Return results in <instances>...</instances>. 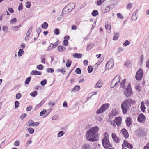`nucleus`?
<instances>
[{
    "instance_id": "nucleus-1",
    "label": "nucleus",
    "mask_w": 149,
    "mask_h": 149,
    "mask_svg": "<svg viewBox=\"0 0 149 149\" xmlns=\"http://www.w3.org/2000/svg\"><path fill=\"white\" fill-rule=\"evenodd\" d=\"M99 130L97 126L92 127L86 132L85 137L88 141L95 142L97 140L98 131Z\"/></svg>"
},
{
    "instance_id": "nucleus-2",
    "label": "nucleus",
    "mask_w": 149,
    "mask_h": 149,
    "mask_svg": "<svg viewBox=\"0 0 149 149\" xmlns=\"http://www.w3.org/2000/svg\"><path fill=\"white\" fill-rule=\"evenodd\" d=\"M135 103L136 101L131 98L126 100L122 102L121 104V108L123 113L126 114L128 109L132 105L134 104Z\"/></svg>"
},
{
    "instance_id": "nucleus-3",
    "label": "nucleus",
    "mask_w": 149,
    "mask_h": 149,
    "mask_svg": "<svg viewBox=\"0 0 149 149\" xmlns=\"http://www.w3.org/2000/svg\"><path fill=\"white\" fill-rule=\"evenodd\" d=\"M75 6V3H70L68 4L63 9L62 11V14L68 13L70 12Z\"/></svg>"
},
{
    "instance_id": "nucleus-4",
    "label": "nucleus",
    "mask_w": 149,
    "mask_h": 149,
    "mask_svg": "<svg viewBox=\"0 0 149 149\" xmlns=\"http://www.w3.org/2000/svg\"><path fill=\"white\" fill-rule=\"evenodd\" d=\"M120 81V77L119 75H116L113 79L111 82L110 84V87L111 88H113L118 86V84Z\"/></svg>"
},
{
    "instance_id": "nucleus-5",
    "label": "nucleus",
    "mask_w": 149,
    "mask_h": 149,
    "mask_svg": "<svg viewBox=\"0 0 149 149\" xmlns=\"http://www.w3.org/2000/svg\"><path fill=\"white\" fill-rule=\"evenodd\" d=\"M124 93L127 97H130L133 95V92L132 90L130 83L128 84L126 88L124 90Z\"/></svg>"
},
{
    "instance_id": "nucleus-6",
    "label": "nucleus",
    "mask_w": 149,
    "mask_h": 149,
    "mask_svg": "<svg viewBox=\"0 0 149 149\" xmlns=\"http://www.w3.org/2000/svg\"><path fill=\"white\" fill-rule=\"evenodd\" d=\"M109 104L108 103L102 105L96 112L97 114L100 113L104 111L109 107Z\"/></svg>"
},
{
    "instance_id": "nucleus-7",
    "label": "nucleus",
    "mask_w": 149,
    "mask_h": 149,
    "mask_svg": "<svg viewBox=\"0 0 149 149\" xmlns=\"http://www.w3.org/2000/svg\"><path fill=\"white\" fill-rule=\"evenodd\" d=\"M112 5H108L107 3H104L102 6V8H103L104 13H107L111 10L113 8L111 7Z\"/></svg>"
},
{
    "instance_id": "nucleus-8",
    "label": "nucleus",
    "mask_w": 149,
    "mask_h": 149,
    "mask_svg": "<svg viewBox=\"0 0 149 149\" xmlns=\"http://www.w3.org/2000/svg\"><path fill=\"white\" fill-rule=\"evenodd\" d=\"M102 143L103 147L106 149L112 147V145L109 140L102 141Z\"/></svg>"
},
{
    "instance_id": "nucleus-9",
    "label": "nucleus",
    "mask_w": 149,
    "mask_h": 149,
    "mask_svg": "<svg viewBox=\"0 0 149 149\" xmlns=\"http://www.w3.org/2000/svg\"><path fill=\"white\" fill-rule=\"evenodd\" d=\"M118 127L121 125V124L122 118L121 117H116L114 121Z\"/></svg>"
},
{
    "instance_id": "nucleus-10",
    "label": "nucleus",
    "mask_w": 149,
    "mask_h": 149,
    "mask_svg": "<svg viewBox=\"0 0 149 149\" xmlns=\"http://www.w3.org/2000/svg\"><path fill=\"white\" fill-rule=\"evenodd\" d=\"M120 132L125 138L127 139L128 137L129 134L127 131L124 128L122 129L121 130Z\"/></svg>"
},
{
    "instance_id": "nucleus-11",
    "label": "nucleus",
    "mask_w": 149,
    "mask_h": 149,
    "mask_svg": "<svg viewBox=\"0 0 149 149\" xmlns=\"http://www.w3.org/2000/svg\"><path fill=\"white\" fill-rule=\"evenodd\" d=\"M113 59L110 58L107 63L106 66L107 67H108V68H112L113 66Z\"/></svg>"
},
{
    "instance_id": "nucleus-12",
    "label": "nucleus",
    "mask_w": 149,
    "mask_h": 149,
    "mask_svg": "<svg viewBox=\"0 0 149 149\" xmlns=\"http://www.w3.org/2000/svg\"><path fill=\"white\" fill-rule=\"evenodd\" d=\"M125 147H127L130 149H132L133 148V146L132 144L128 143L127 141L124 140L123 141V144Z\"/></svg>"
},
{
    "instance_id": "nucleus-13",
    "label": "nucleus",
    "mask_w": 149,
    "mask_h": 149,
    "mask_svg": "<svg viewBox=\"0 0 149 149\" xmlns=\"http://www.w3.org/2000/svg\"><path fill=\"white\" fill-rule=\"evenodd\" d=\"M111 136L114 142L118 143L119 141V139L117 137L115 133H113Z\"/></svg>"
},
{
    "instance_id": "nucleus-14",
    "label": "nucleus",
    "mask_w": 149,
    "mask_h": 149,
    "mask_svg": "<svg viewBox=\"0 0 149 149\" xmlns=\"http://www.w3.org/2000/svg\"><path fill=\"white\" fill-rule=\"evenodd\" d=\"M125 122L126 124V126L128 127H129L132 124L131 118L130 117L127 118L125 120Z\"/></svg>"
},
{
    "instance_id": "nucleus-15",
    "label": "nucleus",
    "mask_w": 149,
    "mask_h": 149,
    "mask_svg": "<svg viewBox=\"0 0 149 149\" xmlns=\"http://www.w3.org/2000/svg\"><path fill=\"white\" fill-rule=\"evenodd\" d=\"M105 27L107 31L109 32L111 31V27L108 22L105 23Z\"/></svg>"
},
{
    "instance_id": "nucleus-16",
    "label": "nucleus",
    "mask_w": 149,
    "mask_h": 149,
    "mask_svg": "<svg viewBox=\"0 0 149 149\" xmlns=\"http://www.w3.org/2000/svg\"><path fill=\"white\" fill-rule=\"evenodd\" d=\"M30 74L35 75H40L42 74V72L37 70H33L31 72Z\"/></svg>"
},
{
    "instance_id": "nucleus-17",
    "label": "nucleus",
    "mask_w": 149,
    "mask_h": 149,
    "mask_svg": "<svg viewBox=\"0 0 149 149\" xmlns=\"http://www.w3.org/2000/svg\"><path fill=\"white\" fill-rule=\"evenodd\" d=\"M102 81H101L99 80L95 85V88H97L101 87L102 85Z\"/></svg>"
},
{
    "instance_id": "nucleus-18",
    "label": "nucleus",
    "mask_w": 149,
    "mask_h": 149,
    "mask_svg": "<svg viewBox=\"0 0 149 149\" xmlns=\"http://www.w3.org/2000/svg\"><path fill=\"white\" fill-rule=\"evenodd\" d=\"M57 50L59 52H63L65 51L66 48L62 46H59L57 47Z\"/></svg>"
},
{
    "instance_id": "nucleus-19",
    "label": "nucleus",
    "mask_w": 149,
    "mask_h": 149,
    "mask_svg": "<svg viewBox=\"0 0 149 149\" xmlns=\"http://www.w3.org/2000/svg\"><path fill=\"white\" fill-rule=\"evenodd\" d=\"M146 119V117L143 114H140V122L144 123L145 122Z\"/></svg>"
},
{
    "instance_id": "nucleus-20",
    "label": "nucleus",
    "mask_w": 149,
    "mask_h": 149,
    "mask_svg": "<svg viewBox=\"0 0 149 149\" xmlns=\"http://www.w3.org/2000/svg\"><path fill=\"white\" fill-rule=\"evenodd\" d=\"M73 56L74 58H80L82 57V54L80 53H75L73 54Z\"/></svg>"
},
{
    "instance_id": "nucleus-21",
    "label": "nucleus",
    "mask_w": 149,
    "mask_h": 149,
    "mask_svg": "<svg viewBox=\"0 0 149 149\" xmlns=\"http://www.w3.org/2000/svg\"><path fill=\"white\" fill-rule=\"evenodd\" d=\"M136 79L138 81H140V68H139L136 73L135 76Z\"/></svg>"
},
{
    "instance_id": "nucleus-22",
    "label": "nucleus",
    "mask_w": 149,
    "mask_h": 149,
    "mask_svg": "<svg viewBox=\"0 0 149 149\" xmlns=\"http://www.w3.org/2000/svg\"><path fill=\"white\" fill-rule=\"evenodd\" d=\"M134 85H135V88L136 90H137L138 91V92L140 91V88H139V86L140 85V84L139 83H137V81H136L134 82Z\"/></svg>"
},
{
    "instance_id": "nucleus-23",
    "label": "nucleus",
    "mask_w": 149,
    "mask_h": 149,
    "mask_svg": "<svg viewBox=\"0 0 149 149\" xmlns=\"http://www.w3.org/2000/svg\"><path fill=\"white\" fill-rule=\"evenodd\" d=\"M80 89V87L79 85H76L71 90L72 92H75L78 91Z\"/></svg>"
},
{
    "instance_id": "nucleus-24",
    "label": "nucleus",
    "mask_w": 149,
    "mask_h": 149,
    "mask_svg": "<svg viewBox=\"0 0 149 149\" xmlns=\"http://www.w3.org/2000/svg\"><path fill=\"white\" fill-rule=\"evenodd\" d=\"M126 80V79H124L123 80L121 83H120V87L123 88H124L125 87V83Z\"/></svg>"
},
{
    "instance_id": "nucleus-25",
    "label": "nucleus",
    "mask_w": 149,
    "mask_h": 149,
    "mask_svg": "<svg viewBox=\"0 0 149 149\" xmlns=\"http://www.w3.org/2000/svg\"><path fill=\"white\" fill-rule=\"evenodd\" d=\"M104 134V138L103 139L102 141L109 140L108 134L107 132H105Z\"/></svg>"
},
{
    "instance_id": "nucleus-26",
    "label": "nucleus",
    "mask_w": 149,
    "mask_h": 149,
    "mask_svg": "<svg viewBox=\"0 0 149 149\" xmlns=\"http://www.w3.org/2000/svg\"><path fill=\"white\" fill-rule=\"evenodd\" d=\"M39 123L38 122H33L31 124H30L29 125H28V126L30 127L31 126L34 127V126H37L39 125Z\"/></svg>"
},
{
    "instance_id": "nucleus-27",
    "label": "nucleus",
    "mask_w": 149,
    "mask_h": 149,
    "mask_svg": "<svg viewBox=\"0 0 149 149\" xmlns=\"http://www.w3.org/2000/svg\"><path fill=\"white\" fill-rule=\"evenodd\" d=\"M145 109L146 107L145 106L144 102H142L141 103V105L140 106V109L143 112H144L145 111Z\"/></svg>"
},
{
    "instance_id": "nucleus-28",
    "label": "nucleus",
    "mask_w": 149,
    "mask_h": 149,
    "mask_svg": "<svg viewBox=\"0 0 149 149\" xmlns=\"http://www.w3.org/2000/svg\"><path fill=\"white\" fill-rule=\"evenodd\" d=\"M98 14V12L97 10H93L91 13L92 15L94 16L95 17Z\"/></svg>"
},
{
    "instance_id": "nucleus-29",
    "label": "nucleus",
    "mask_w": 149,
    "mask_h": 149,
    "mask_svg": "<svg viewBox=\"0 0 149 149\" xmlns=\"http://www.w3.org/2000/svg\"><path fill=\"white\" fill-rule=\"evenodd\" d=\"M48 24L46 22H44L43 24L41 25V27L43 29H46L48 28Z\"/></svg>"
},
{
    "instance_id": "nucleus-30",
    "label": "nucleus",
    "mask_w": 149,
    "mask_h": 149,
    "mask_svg": "<svg viewBox=\"0 0 149 149\" xmlns=\"http://www.w3.org/2000/svg\"><path fill=\"white\" fill-rule=\"evenodd\" d=\"M71 61L70 59H68L66 63V66L68 68L70 67L71 66Z\"/></svg>"
},
{
    "instance_id": "nucleus-31",
    "label": "nucleus",
    "mask_w": 149,
    "mask_h": 149,
    "mask_svg": "<svg viewBox=\"0 0 149 149\" xmlns=\"http://www.w3.org/2000/svg\"><path fill=\"white\" fill-rule=\"evenodd\" d=\"M91 146L90 145L88 144H85L82 148V149H90Z\"/></svg>"
},
{
    "instance_id": "nucleus-32",
    "label": "nucleus",
    "mask_w": 149,
    "mask_h": 149,
    "mask_svg": "<svg viewBox=\"0 0 149 149\" xmlns=\"http://www.w3.org/2000/svg\"><path fill=\"white\" fill-rule=\"evenodd\" d=\"M24 52V50L22 49H20L18 52V56L19 57H21L22 56V55L23 54Z\"/></svg>"
},
{
    "instance_id": "nucleus-33",
    "label": "nucleus",
    "mask_w": 149,
    "mask_h": 149,
    "mask_svg": "<svg viewBox=\"0 0 149 149\" xmlns=\"http://www.w3.org/2000/svg\"><path fill=\"white\" fill-rule=\"evenodd\" d=\"M37 94L38 93L37 91L36 90H35L33 92H31L30 93V95H31V96L32 97H35L37 96Z\"/></svg>"
},
{
    "instance_id": "nucleus-34",
    "label": "nucleus",
    "mask_w": 149,
    "mask_h": 149,
    "mask_svg": "<svg viewBox=\"0 0 149 149\" xmlns=\"http://www.w3.org/2000/svg\"><path fill=\"white\" fill-rule=\"evenodd\" d=\"M27 130L28 132L31 134H33L34 132V130L31 127L28 128Z\"/></svg>"
},
{
    "instance_id": "nucleus-35",
    "label": "nucleus",
    "mask_w": 149,
    "mask_h": 149,
    "mask_svg": "<svg viewBox=\"0 0 149 149\" xmlns=\"http://www.w3.org/2000/svg\"><path fill=\"white\" fill-rule=\"evenodd\" d=\"M31 79V77H27L26 79L25 83L26 84H29L30 82Z\"/></svg>"
},
{
    "instance_id": "nucleus-36",
    "label": "nucleus",
    "mask_w": 149,
    "mask_h": 149,
    "mask_svg": "<svg viewBox=\"0 0 149 149\" xmlns=\"http://www.w3.org/2000/svg\"><path fill=\"white\" fill-rule=\"evenodd\" d=\"M93 46V45L92 44H90L87 47L86 50L89 51L91 50Z\"/></svg>"
},
{
    "instance_id": "nucleus-37",
    "label": "nucleus",
    "mask_w": 149,
    "mask_h": 149,
    "mask_svg": "<svg viewBox=\"0 0 149 149\" xmlns=\"http://www.w3.org/2000/svg\"><path fill=\"white\" fill-rule=\"evenodd\" d=\"M112 114L113 116H116L118 113V111L116 109L113 110L112 111Z\"/></svg>"
},
{
    "instance_id": "nucleus-38",
    "label": "nucleus",
    "mask_w": 149,
    "mask_h": 149,
    "mask_svg": "<svg viewBox=\"0 0 149 149\" xmlns=\"http://www.w3.org/2000/svg\"><path fill=\"white\" fill-rule=\"evenodd\" d=\"M64 132L63 131H61L58 132V137H60L62 136L64 134Z\"/></svg>"
},
{
    "instance_id": "nucleus-39",
    "label": "nucleus",
    "mask_w": 149,
    "mask_h": 149,
    "mask_svg": "<svg viewBox=\"0 0 149 149\" xmlns=\"http://www.w3.org/2000/svg\"><path fill=\"white\" fill-rule=\"evenodd\" d=\"M59 29L58 28H56L54 31V33L56 35H58L60 34Z\"/></svg>"
},
{
    "instance_id": "nucleus-40",
    "label": "nucleus",
    "mask_w": 149,
    "mask_h": 149,
    "mask_svg": "<svg viewBox=\"0 0 149 149\" xmlns=\"http://www.w3.org/2000/svg\"><path fill=\"white\" fill-rule=\"evenodd\" d=\"M27 116V115L26 113H24L22 114L20 116V119L22 120L24 119V118H26Z\"/></svg>"
},
{
    "instance_id": "nucleus-41",
    "label": "nucleus",
    "mask_w": 149,
    "mask_h": 149,
    "mask_svg": "<svg viewBox=\"0 0 149 149\" xmlns=\"http://www.w3.org/2000/svg\"><path fill=\"white\" fill-rule=\"evenodd\" d=\"M46 71L48 73H53L54 72V70L52 68H47Z\"/></svg>"
},
{
    "instance_id": "nucleus-42",
    "label": "nucleus",
    "mask_w": 149,
    "mask_h": 149,
    "mask_svg": "<svg viewBox=\"0 0 149 149\" xmlns=\"http://www.w3.org/2000/svg\"><path fill=\"white\" fill-rule=\"evenodd\" d=\"M37 68L39 70H42L43 69V66L42 64H40L37 66Z\"/></svg>"
},
{
    "instance_id": "nucleus-43",
    "label": "nucleus",
    "mask_w": 149,
    "mask_h": 149,
    "mask_svg": "<svg viewBox=\"0 0 149 149\" xmlns=\"http://www.w3.org/2000/svg\"><path fill=\"white\" fill-rule=\"evenodd\" d=\"M47 80L46 79H44L41 81L40 84L41 85L44 86L47 83Z\"/></svg>"
},
{
    "instance_id": "nucleus-44",
    "label": "nucleus",
    "mask_w": 149,
    "mask_h": 149,
    "mask_svg": "<svg viewBox=\"0 0 149 149\" xmlns=\"http://www.w3.org/2000/svg\"><path fill=\"white\" fill-rule=\"evenodd\" d=\"M93 70V68L91 66H89L88 68V71L89 73H91Z\"/></svg>"
},
{
    "instance_id": "nucleus-45",
    "label": "nucleus",
    "mask_w": 149,
    "mask_h": 149,
    "mask_svg": "<svg viewBox=\"0 0 149 149\" xmlns=\"http://www.w3.org/2000/svg\"><path fill=\"white\" fill-rule=\"evenodd\" d=\"M75 72L77 74H80L81 73V70L79 68H77L75 71Z\"/></svg>"
},
{
    "instance_id": "nucleus-46",
    "label": "nucleus",
    "mask_w": 149,
    "mask_h": 149,
    "mask_svg": "<svg viewBox=\"0 0 149 149\" xmlns=\"http://www.w3.org/2000/svg\"><path fill=\"white\" fill-rule=\"evenodd\" d=\"M22 97V95L20 93H18L16 94V98L17 99H20Z\"/></svg>"
},
{
    "instance_id": "nucleus-47",
    "label": "nucleus",
    "mask_w": 149,
    "mask_h": 149,
    "mask_svg": "<svg viewBox=\"0 0 149 149\" xmlns=\"http://www.w3.org/2000/svg\"><path fill=\"white\" fill-rule=\"evenodd\" d=\"M42 31L41 29L39 27L38 29H37L36 31L38 33V36H37V38H38L40 34V33L41 32V31Z\"/></svg>"
},
{
    "instance_id": "nucleus-48",
    "label": "nucleus",
    "mask_w": 149,
    "mask_h": 149,
    "mask_svg": "<svg viewBox=\"0 0 149 149\" xmlns=\"http://www.w3.org/2000/svg\"><path fill=\"white\" fill-rule=\"evenodd\" d=\"M26 7L27 8H30L31 6V3L29 1H28L26 3Z\"/></svg>"
},
{
    "instance_id": "nucleus-49",
    "label": "nucleus",
    "mask_w": 149,
    "mask_h": 149,
    "mask_svg": "<svg viewBox=\"0 0 149 149\" xmlns=\"http://www.w3.org/2000/svg\"><path fill=\"white\" fill-rule=\"evenodd\" d=\"M119 33H116L115 36L113 37V40H116L118 38Z\"/></svg>"
},
{
    "instance_id": "nucleus-50",
    "label": "nucleus",
    "mask_w": 149,
    "mask_h": 149,
    "mask_svg": "<svg viewBox=\"0 0 149 149\" xmlns=\"http://www.w3.org/2000/svg\"><path fill=\"white\" fill-rule=\"evenodd\" d=\"M17 19L16 18H14L10 21V23L12 24L15 23L17 21Z\"/></svg>"
},
{
    "instance_id": "nucleus-51",
    "label": "nucleus",
    "mask_w": 149,
    "mask_h": 149,
    "mask_svg": "<svg viewBox=\"0 0 149 149\" xmlns=\"http://www.w3.org/2000/svg\"><path fill=\"white\" fill-rule=\"evenodd\" d=\"M19 105V101H16L15 102V108H17Z\"/></svg>"
},
{
    "instance_id": "nucleus-52",
    "label": "nucleus",
    "mask_w": 149,
    "mask_h": 149,
    "mask_svg": "<svg viewBox=\"0 0 149 149\" xmlns=\"http://www.w3.org/2000/svg\"><path fill=\"white\" fill-rule=\"evenodd\" d=\"M68 40L64 39L63 41V45L65 46H67L68 45Z\"/></svg>"
},
{
    "instance_id": "nucleus-53",
    "label": "nucleus",
    "mask_w": 149,
    "mask_h": 149,
    "mask_svg": "<svg viewBox=\"0 0 149 149\" xmlns=\"http://www.w3.org/2000/svg\"><path fill=\"white\" fill-rule=\"evenodd\" d=\"M117 17L119 18L123 19L124 18V17L122 15L119 13H117Z\"/></svg>"
},
{
    "instance_id": "nucleus-54",
    "label": "nucleus",
    "mask_w": 149,
    "mask_h": 149,
    "mask_svg": "<svg viewBox=\"0 0 149 149\" xmlns=\"http://www.w3.org/2000/svg\"><path fill=\"white\" fill-rule=\"evenodd\" d=\"M23 7L22 6V3H21L18 7V10L19 11H20L22 10L23 9Z\"/></svg>"
},
{
    "instance_id": "nucleus-55",
    "label": "nucleus",
    "mask_w": 149,
    "mask_h": 149,
    "mask_svg": "<svg viewBox=\"0 0 149 149\" xmlns=\"http://www.w3.org/2000/svg\"><path fill=\"white\" fill-rule=\"evenodd\" d=\"M131 18L132 20H135L136 19L137 17H136V13L134 14V13H133V14Z\"/></svg>"
},
{
    "instance_id": "nucleus-56",
    "label": "nucleus",
    "mask_w": 149,
    "mask_h": 149,
    "mask_svg": "<svg viewBox=\"0 0 149 149\" xmlns=\"http://www.w3.org/2000/svg\"><path fill=\"white\" fill-rule=\"evenodd\" d=\"M53 44H54L52 43H50V46L48 47L47 50V51H48L51 50L53 48H52V46L51 47V45Z\"/></svg>"
},
{
    "instance_id": "nucleus-57",
    "label": "nucleus",
    "mask_w": 149,
    "mask_h": 149,
    "mask_svg": "<svg viewBox=\"0 0 149 149\" xmlns=\"http://www.w3.org/2000/svg\"><path fill=\"white\" fill-rule=\"evenodd\" d=\"M130 44V42L128 40H126L125 41L124 43H123V45L125 46H126Z\"/></svg>"
},
{
    "instance_id": "nucleus-58",
    "label": "nucleus",
    "mask_w": 149,
    "mask_h": 149,
    "mask_svg": "<svg viewBox=\"0 0 149 149\" xmlns=\"http://www.w3.org/2000/svg\"><path fill=\"white\" fill-rule=\"evenodd\" d=\"M47 111L46 109H44L40 113V116H42V115L45 113Z\"/></svg>"
},
{
    "instance_id": "nucleus-59",
    "label": "nucleus",
    "mask_w": 149,
    "mask_h": 149,
    "mask_svg": "<svg viewBox=\"0 0 149 149\" xmlns=\"http://www.w3.org/2000/svg\"><path fill=\"white\" fill-rule=\"evenodd\" d=\"M58 40L57 42H55L54 44L52 46V48H55L58 45L59 43L58 42Z\"/></svg>"
},
{
    "instance_id": "nucleus-60",
    "label": "nucleus",
    "mask_w": 149,
    "mask_h": 149,
    "mask_svg": "<svg viewBox=\"0 0 149 149\" xmlns=\"http://www.w3.org/2000/svg\"><path fill=\"white\" fill-rule=\"evenodd\" d=\"M32 109V107L31 106H29L26 107V110L27 111H30Z\"/></svg>"
},
{
    "instance_id": "nucleus-61",
    "label": "nucleus",
    "mask_w": 149,
    "mask_h": 149,
    "mask_svg": "<svg viewBox=\"0 0 149 149\" xmlns=\"http://www.w3.org/2000/svg\"><path fill=\"white\" fill-rule=\"evenodd\" d=\"M42 105L40 103L38 104L35 107L34 110H36L38 109Z\"/></svg>"
},
{
    "instance_id": "nucleus-62",
    "label": "nucleus",
    "mask_w": 149,
    "mask_h": 149,
    "mask_svg": "<svg viewBox=\"0 0 149 149\" xmlns=\"http://www.w3.org/2000/svg\"><path fill=\"white\" fill-rule=\"evenodd\" d=\"M132 7V5L130 3H129L127 6V9H130Z\"/></svg>"
},
{
    "instance_id": "nucleus-63",
    "label": "nucleus",
    "mask_w": 149,
    "mask_h": 149,
    "mask_svg": "<svg viewBox=\"0 0 149 149\" xmlns=\"http://www.w3.org/2000/svg\"><path fill=\"white\" fill-rule=\"evenodd\" d=\"M20 25H19L17 26H14L13 27L15 31H16L18 30V29L20 28Z\"/></svg>"
},
{
    "instance_id": "nucleus-64",
    "label": "nucleus",
    "mask_w": 149,
    "mask_h": 149,
    "mask_svg": "<svg viewBox=\"0 0 149 149\" xmlns=\"http://www.w3.org/2000/svg\"><path fill=\"white\" fill-rule=\"evenodd\" d=\"M146 67L149 68V58L147 60L146 63Z\"/></svg>"
}]
</instances>
